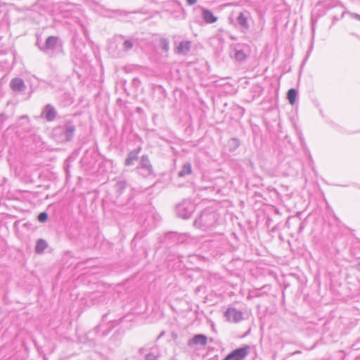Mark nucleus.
Wrapping results in <instances>:
<instances>
[{
	"mask_svg": "<svg viewBox=\"0 0 360 360\" xmlns=\"http://www.w3.org/2000/svg\"><path fill=\"white\" fill-rule=\"evenodd\" d=\"M175 302H177V300H173L172 297H171V298L169 299L170 307H171V308H172V309H173L174 310H175V309H175V306H174V305H175Z\"/></svg>",
	"mask_w": 360,
	"mask_h": 360,
	"instance_id": "c85d7f7f",
	"label": "nucleus"
},
{
	"mask_svg": "<svg viewBox=\"0 0 360 360\" xmlns=\"http://www.w3.org/2000/svg\"><path fill=\"white\" fill-rule=\"evenodd\" d=\"M240 145L239 139L237 138H231L228 141L229 150L230 152L235 151Z\"/></svg>",
	"mask_w": 360,
	"mask_h": 360,
	"instance_id": "f3484780",
	"label": "nucleus"
},
{
	"mask_svg": "<svg viewBox=\"0 0 360 360\" xmlns=\"http://www.w3.org/2000/svg\"><path fill=\"white\" fill-rule=\"evenodd\" d=\"M234 58L238 61H243L246 59L247 55L241 49L240 45H237L234 50Z\"/></svg>",
	"mask_w": 360,
	"mask_h": 360,
	"instance_id": "4468645a",
	"label": "nucleus"
},
{
	"mask_svg": "<svg viewBox=\"0 0 360 360\" xmlns=\"http://www.w3.org/2000/svg\"><path fill=\"white\" fill-rule=\"evenodd\" d=\"M243 313L233 307H229L224 313V316L229 321L238 323L243 319Z\"/></svg>",
	"mask_w": 360,
	"mask_h": 360,
	"instance_id": "0eeeda50",
	"label": "nucleus"
},
{
	"mask_svg": "<svg viewBox=\"0 0 360 360\" xmlns=\"http://www.w3.org/2000/svg\"><path fill=\"white\" fill-rule=\"evenodd\" d=\"M20 118H21V119H27V118H28V117H27V115H22V116L20 117Z\"/></svg>",
	"mask_w": 360,
	"mask_h": 360,
	"instance_id": "f704fd0d",
	"label": "nucleus"
},
{
	"mask_svg": "<svg viewBox=\"0 0 360 360\" xmlns=\"http://www.w3.org/2000/svg\"><path fill=\"white\" fill-rule=\"evenodd\" d=\"M248 346L238 348L229 353L223 360H243L248 354Z\"/></svg>",
	"mask_w": 360,
	"mask_h": 360,
	"instance_id": "39448f33",
	"label": "nucleus"
},
{
	"mask_svg": "<svg viewBox=\"0 0 360 360\" xmlns=\"http://www.w3.org/2000/svg\"><path fill=\"white\" fill-rule=\"evenodd\" d=\"M250 14L248 11H244L240 12L236 18V22L242 32L246 33L250 28L248 19Z\"/></svg>",
	"mask_w": 360,
	"mask_h": 360,
	"instance_id": "20e7f679",
	"label": "nucleus"
},
{
	"mask_svg": "<svg viewBox=\"0 0 360 360\" xmlns=\"http://www.w3.org/2000/svg\"><path fill=\"white\" fill-rule=\"evenodd\" d=\"M192 172V167L190 163H186L181 168V176L185 174H190Z\"/></svg>",
	"mask_w": 360,
	"mask_h": 360,
	"instance_id": "4be33fe9",
	"label": "nucleus"
},
{
	"mask_svg": "<svg viewBox=\"0 0 360 360\" xmlns=\"http://www.w3.org/2000/svg\"><path fill=\"white\" fill-rule=\"evenodd\" d=\"M76 127L72 120H66L64 124L58 126L53 129V134L58 141L65 143L71 141L75 136Z\"/></svg>",
	"mask_w": 360,
	"mask_h": 360,
	"instance_id": "f03ea898",
	"label": "nucleus"
},
{
	"mask_svg": "<svg viewBox=\"0 0 360 360\" xmlns=\"http://www.w3.org/2000/svg\"><path fill=\"white\" fill-rule=\"evenodd\" d=\"M193 130V127H192L191 124H189L188 125V127L185 129V133H186L188 136H190V135L192 134Z\"/></svg>",
	"mask_w": 360,
	"mask_h": 360,
	"instance_id": "bb28decb",
	"label": "nucleus"
},
{
	"mask_svg": "<svg viewBox=\"0 0 360 360\" xmlns=\"http://www.w3.org/2000/svg\"><path fill=\"white\" fill-rule=\"evenodd\" d=\"M154 218L157 221H160L161 219V217L158 214H154Z\"/></svg>",
	"mask_w": 360,
	"mask_h": 360,
	"instance_id": "473e14b6",
	"label": "nucleus"
},
{
	"mask_svg": "<svg viewBox=\"0 0 360 360\" xmlns=\"http://www.w3.org/2000/svg\"><path fill=\"white\" fill-rule=\"evenodd\" d=\"M201 10V17L207 24H212L217 20V17L209 9L200 6Z\"/></svg>",
	"mask_w": 360,
	"mask_h": 360,
	"instance_id": "9b49d317",
	"label": "nucleus"
},
{
	"mask_svg": "<svg viewBox=\"0 0 360 360\" xmlns=\"http://www.w3.org/2000/svg\"><path fill=\"white\" fill-rule=\"evenodd\" d=\"M207 343V338L202 334L195 335L188 342V345L191 348H196L197 346L205 347Z\"/></svg>",
	"mask_w": 360,
	"mask_h": 360,
	"instance_id": "6e6552de",
	"label": "nucleus"
},
{
	"mask_svg": "<svg viewBox=\"0 0 360 360\" xmlns=\"http://www.w3.org/2000/svg\"><path fill=\"white\" fill-rule=\"evenodd\" d=\"M160 45L165 51H167L169 50V41L167 39H162L160 40Z\"/></svg>",
	"mask_w": 360,
	"mask_h": 360,
	"instance_id": "b1692460",
	"label": "nucleus"
},
{
	"mask_svg": "<svg viewBox=\"0 0 360 360\" xmlns=\"http://www.w3.org/2000/svg\"><path fill=\"white\" fill-rule=\"evenodd\" d=\"M48 247V243L44 239H39L37 241L35 246V252L37 253H42L44 250Z\"/></svg>",
	"mask_w": 360,
	"mask_h": 360,
	"instance_id": "2eb2a0df",
	"label": "nucleus"
},
{
	"mask_svg": "<svg viewBox=\"0 0 360 360\" xmlns=\"http://www.w3.org/2000/svg\"><path fill=\"white\" fill-rule=\"evenodd\" d=\"M7 115L2 112L0 113V130L2 129L5 121L7 120Z\"/></svg>",
	"mask_w": 360,
	"mask_h": 360,
	"instance_id": "393cba45",
	"label": "nucleus"
},
{
	"mask_svg": "<svg viewBox=\"0 0 360 360\" xmlns=\"http://www.w3.org/2000/svg\"><path fill=\"white\" fill-rule=\"evenodd\" d=\"M297 96V91L295 89H290L287 93V98L289 103L293 105L295 103L296 97Z\"/></svg>",
	"mask_w": 360,
	"mask_h": 360,
	"instance_id": "6ab92c4d",
	"label": "nucleus"
},
{
	"mask_svg": "<svg viewBox=\"0 0 360 360\" xmlns=\"http://www.w3.org/2000/svg\"><path fill=\"white\" fill-rule=\"evenodd\" d=\"M58 115L57 110L51 104H46L42 109L41 117L47 122H53Z\"/></svg>",
	"mask_w": 360,
	"mask_h": 360,
	"instance_id": "423d86ee",
	"label": "nucleus"
},
{
	"mask_svg": "<svg viewBox=\"0 0 360 360\" xmlns=\"http://www.w3.org/2000/svg\"><path fill=\"white\" fill-rule=\"evenodd\" d=\"M357 266H358L359 269H360V262L358 264Z\"/></svg>",
	"mask_w": 360,
	"mask_h": 360,
	"instance_id": "4c0bfd02",
	"label": "nucleus"
},
{
	"mask_svg": "<svg viewBox=\"0 0 360 360\" xmlns=\"http://www.w3.org/2000/svg\"><path fill=\"white\" fill-rule=\"evenodd\" d=\"M136 171L139 175L143 178H148L151 176H155L153 165L147 155L141 156L139 165L136 167Z\"/></svg>",
	"mask_w": 360,
	"mask_h": 360,
	"instance_id": "7ed1b4c3",
	"label": "nucleus"
},
{
	"mask_svg": "<svg viewBox=\"0 0 360 360\" xmlns=\"http://www.w3.org/2000/svg\"><path fill=\"white\" fill-rule=\"evenodd\" d=\"M186 4L188 6H193V5L195 4L198 1V0H186Z\"/></svg>",
	"mask_w": 360,
	"mask_h": 360,
	"instance_id": "c756f323",
	"label": "nucleus"
},
{
	"mask_svg": "<svg viewBox=\"0 0 360 360\" xmlns=\"http://www.w3.org/2000/svg\"><path fill=\"white\" fill-rule=\"evenodd\" d=\"M48 217V214L46 212H42L39 214L37 219L39 221L44 223L47 221Z\"/></svg>",
	"mask_w": 360,
	"mask_h": 360,
	"instance_id": "5701e85b",
	"label": "nucleus"
},
{
	"mask_svg": "<svg viewBox=\"0 0 360 360\" xmlns=\"http://www.w3.org/2000/svg\"><path fill=\"white\" fill-rule=\"evenodd\" d=\"M299 353H300V351H296V352H295V354H299Z\"/></svg>",
	"mask_w": 360,
	"mask_h": 360,
	"instance_id": "e433bc0d",
	"label": "nucleus"
},
{
	"mask_svg": "<svg viewBox=\"0 0 360 360\" xmlns=\"http://www.w3.org/2000/svg\"><path fill=\"white\" fill-rule=\"evenodd\" d=\"M195 207L194 203L188 200H184L181 202V218H189L194 212Z\"/></svg>",
	"mask_w": 360,
	"mask_h": 360,
	"instance_id": "1a4fd4ad",
	"label": "nucleus"
},
{
	"mask_svg": "<svg viewBox=\"0 0 360 360\" xmlns=\"http://www.w3.org/2000/svg\"><path fill=\"white\" fill-rule=\"evenodd\" d=\"M219 216L216 211L212 209H205L200 214V216L195 219L193 225L202 229L207 230L214 226L217 222Z\"/></svg>",
	"mask_w": 360,
	"mask_h": 360,
	"instance_id": "f257e3e1",
	"label": "nucleus"
},
{
	"mask_svg": "<svg viewBox=\"0 0 360 360\" xmlns=\"http://www.w3.org/2000/svg\"><path fill=\"white\" fill-rule=\"evenodd\" d=\"M175 52L180 53V44H177L176 42H175Z\"/></svg>",
	"mask_w": 360,
	"mask_h": 360,
	"instance_id": "7c9ffc66",
	"label": "nucleus"
},
{
	"mask_svg": "<svg viewBox=\"0 0 360 360\" xmlns=\"http://www.w3.org/2000/svg\"><path fill=\"white\" fill-rule=\"evenodd\" d=\"M171 336H172V338L174 341H176L178 338V336H179V334L177 332L173 330L172 331L171 333Z\"/></svg>",
	"mask_w": 360,
	"mask_h": 360,
	"instance_id": "cd10ccee",
	"label": "nucleus"
},
{
	"mask_svg": "<svg viewBox=\"0 0 360 360\" xmlns=\"http://www.w3.org/2000/svg\"><path fill=\"white\" fill-rule=\"evenodd\" d=\"M141 150V147H138L136 149H134L130 151L125 160V165L131 166L134 164L135 161H137L139 159V154Z\"/></svg>",
	"mask_w": 360,
	"mask_h": 360,
	"instance_id": "ddd939ff",
	"label": "nucleus"
},
{
	"mask_svg": "<svg viewBox=\"0 0 360 360\" xmlns=\"http://www.w3.org/2000/svg\"><path fill=\"white\" fill-rule=\"evenodd\" d=\"M323 6H324L326 9H330V8H333V5H330V4H326V2H324V5H323Z\"/></svg>",
	"mask_w": 360,
	"mask_h": 360,
	"instance_id": "2f4dec72",
	"label": "nucleus"
},
{
	"mask_svg": "<svg viewBox=\"0 0 360 360\" xmlns=\"http://www.w3.org/2000/svg\"><path fill=\"white\" fill-rule=\"evenodd\" d=\"M58 41V37L50 36L46 39L44 46L40 47V49L44 53H47L49 50L53 51L56 48Z\"/></svg>",
	"mask_w": 360,
	"mask_h": 360,
	"instance_id": "9d476101",
	"label": "nucleus"
},
{
	"mask_svg": "<svg viewBox=\"0 0 360 360\" xmlns=\"http://www.w3.org/2000/svg\"><path fill=\"white\" fill-rule=\"evenodd\" d=\"M348 15L352 18H354L356 20H360V15L355 13H351V12H347Z\"/></svg>",
	"mask_w": 360,
	"mask_h": 360,
	"instance_id": "a878e982",
	"label": "nucleus"
},
{
	"mask_svg": "<svg viewBox=\"0 0 360 360\" xmlns=\"http://www.w3.org/2000/svg\"><path fill=\"white\" fill-rule=\"evenodd\" d=\"M10 87L13 91L22 92L26 89V86L22 79L15 77L10 82Z\"/></svg>",
	"mask_w": 360,
	"mask_h": 360,
	"instance_id": "f8f14e48",
	"label": "nucleus"
},
{
	"mask_svg": "<svg viewBox=\"0 0 360 360\" xmlns=\"http://www.w3.org/2000/svg\"><path fill=\"white\" fill-rule=\"evenodd\" d=\"M135 40L133 39H125L122 43V50L128 51L131 50L134 44Z\"/></svg>",
	"mask_w": 360,
	"mask_h": 360,
	"instance_id": "aec40b11",
	"label": "nucleus"
},
{
	"mask_svg": "<svg viewBox=\"0 0 360 360\" xmlns=\"http://www.w3.org/2000/svg\"><path fill=\"white\" fill-rule=\"evenodd\" d=\"M176 216L180 217V213L178 211H176Z\"/></svg>",
	"mask_w": 360,
	"mask_h": 360,
	"instance_id": "c9c22d12",
	"label": "nucleus"
},
{
	"mask_svg": "<svg viewBox=\"0 0 360 360\" xmlns=\"http://www.w3.org/2000/svg\"><path fill=\"white\" fill-rule=\"evenodd\" d=\"M127 184L126 181H119L115 185V189L116 193L121 195L126 189Z\"/></svg>",
	"mask_w": 360,
	"mask_h": 360,
	"instance_id": "a211bd4d",
	"label": "nucleus"
},
{
	"mask_svg": "<svg viewBox=\"0 0 360 360\" xmlns=\"http://www.w3.org/2000/svg\"><path fill=\"white\" fill-rule=\"evenodd\" d=\"M159 357V352L157 347L150 349V352L146 354L145 360H158Z\"/></svg>",
	"mask_w": 360,
	"mask_h": 360,
	"instance_id": "dca6fc26",
	"label": "nucleus"
},
{
	"mask_svg": "<svg viewBox=\"0 0 360 360\" xmlns=\"http://www.w3.org/2000/svg\"><path fill=\"white\" fill-rule=\"evenodd\" d=\"M191 49V42L190 41H181V55L187 53Z\"/></svg>",
	"mask_w": 360,
	"mask_h": 360,
	"instance_id": "412c9836",
	"label": "nucleus"
},
{
	"mask_svg": "<svg viewBox=\"0 0 360 360\" xmlns=\"http://www.w3.org/2000/svg\"><path fill=\"white\" fill-rule=\"evenodd\" d=\"M165 334V331H162L160 335L158 337V339L160 338L162 336H163Z\"/></svg>",
	"mask_w": 360,
	"mask_h": 360,
	"instance_id": "72a5a7b5",
	"label": "nucleus"
}]
</instances>
